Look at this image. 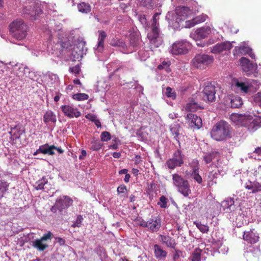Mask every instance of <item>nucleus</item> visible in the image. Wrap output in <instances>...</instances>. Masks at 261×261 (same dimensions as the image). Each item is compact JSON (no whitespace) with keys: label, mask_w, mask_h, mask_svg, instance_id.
<instances>
[{"label":"nucleus","mask_w":261,"mask_h":261,"mask_svg":"<svg viewBox=\"0 0 261 261\" xmlns=\"http://www.w3.org/2000/svg\"><path fill=\"white\" fill-rule=\"evenodd\" d=\"M160 13H155L152 17L150 30L147 34V38L149 40V46L152 50L153 49L159 47L163 42L162 37L160 35L159 29L158 17Z\"/></svg>","instance_id":"obj_1"},{"label":"nucleus","mask_w":261,"mask_h":261,"mask_svg":"<svg viewBox=\"0 0 261 261\" xmlns=\"http://www.w3.org/2000/svg\"><path fill=\"white\" fill-rule=\"evenodd\" d=\"M211 135L216 141H223L230 136V125L224 121H220L213 126Z\"/></svg>","instance_id":"obj_2"},{"label":"nucleus","mask_w":261,"mask_h":261,"mask_svg":"<svg viewBox=\"0 0 261 261\" xmlns=\"http://www.w3.org/2000/svg\"><path fill=\"white\" fill-rule=\"evenodd\" d=\"M10 32L14 39L23 40L27 35L28 28L21 20H16L10 24Z\"/></svg>","instance_id":"obj_3"},{"label":"nucleus","mask_w":261,"mask_h":261,"mask_svg":"<svg viewBox=\"0 0 261 261\" xmlns=\"http://www.w3.org/2000/svg\"><path fill=\"white\" fill-rule=\"evenodd\" d=\"M73 200L68 196L61 195L58 197L54 204L50 208V211L54 214H62L72 205Z\"/></svg>","instance_id":"obj_4"},{"label":"nucleus","mask_w":261,"mask_h":261,"mask_svg":"<svg viewBox=\"0 0 261 261\" xmlns=\"http://www.w3.org/2000/svg\"><path fill=\"white\" fill-rule=\"evenodd\" d=\"M192 13L189 8L185 6L177 7L175 13H168L166 15V19L169 23H176L178 24L181 20L185 19Z\"/></svg>","instance_id":"obj_5"},{"label":"nucleus","mask_w":261,"mask_h":261,"mask_svg":"<svg viewBox=\"0 0 261 261\" xmlns=\"http://www.w3.org/2000/svg\"><path fill=\"white\" fill-rule=\"evenodd\" d=\"M173 184L178 191L185 197L188 196L191 193V190L189 181L185 179L181 175L178 174L172 175Z\"/></svg>","instance_id":"obj_6"},{"label":"nucleus","mask_w":261,"mask_h":261,"mask_svg":"<svg viewBox=\"0 0 261 261\" xmlns=\"http://www.w3.org/2000/svg\"><path fill=\"white\" fill-rule=\"evenodd\" d=\"M22 13L30 15L32 19H36V16L42 13L41 4L34 0L29 1L24 4Z\"/></svg>","instance_id":"obj_7"},{"label":"nucleus","mask_w":261,"mask_h":261,"mask_svg":"<svg viewBox=\"0 0 261 261\" xmlns=\"http://www.w3.org/2000/svg\"><path fill=\"white\" fill-rule=\"evenodd\" d=\"M214 61L212 56L206 54H198L192 60V63L194 67L197 68H205Z\"/></svg>","instance_id":"obj_8"},{"label":"nucleus","mask_w":261,"mask_h":261,"mask_svg":"<svg viewBox=\"0 0 261 261\" xmlns=\"http://www.w3.org/2000/svg\"><path fill=\"white\" fill-rule=\"evenodd\" d=\"M24 133V128L20 125H16L11 127L9 134L11 136L10 141L12 143L17 147H20L22 145L20 137Z\"/></svg>","instance_id":"obj_9"},{"label":"nucleus","mask_w":261,"mask_h":261,"mask_svg":"<svg viewBox=\"0 0 261 261\" xmlns=\"http://www.w3.org/2000/svg\"><path fill=\"white\" fill-rule=\"evenodd\" d=\"M184 156L181 151L179 149L177 150L173 153L172 157L166 162L168 168L173 169L176 167L181 166L184 163Z\"/></svg>","instance_id":"obj_10"},{"label":"nucleus","mask_w":261,"mask_h":261,"mask_svg":"<svg viewBox=\"0 0 261 261\" xmlns=\"http://www.w3.org/2000/svg\"><path fill=\"white\" fill-rule=\"evenodd\" d=\"M202 98L205 101L213 102L215 99V86L210 82L204 83V87L202 91Z\"/></svg>","instance_id":"obj_11"},{"label":"nucleus","mask_w":261,"mask_h":261,"mask_svg":"<svg viewBox=\"0 0 261 261\" xmlns=\"http://www.w3.org/2000/svg\"><path fill=\"white\" fill-rule=\"evenodd\" d=\"M140 225L147 227L152 232L157 231L161 225V219L158 217H152L147 221L142 220L140 221Z\"/></svg>","instance_id":"obj_12"},{"label":"nucleus","mask_w":261,"mask_h":261,"mask_svg":"<svg viewBox=\"0 0 261 261\" xmlns=\"http://www.w3.org/2000/svg\"><path fill=\"white\" fill-rule=\"evenodd\" d=\"M190 47V44L187 41H178L174 43L170 49V52L175 55L186 54Z\"/></svg>","instance_id":"obj_13"},{"label":"nucleus","mask_w":261,"mask_h":261,"mask_svg":"<svg viewBox=\"0 0 261 261\" xmlns=\"http://www.w3.org/2000/svg\"><path fill=\"white\" fill-rule=\"evenodd\" d=\"M185 118L189 127L193 129H198L202 126V119L195 114L189 113Z\"/></svg>","instance_id":"obj_14"},{"label":"nucleus","mask_w":261,"mask_h":261,"mask_svg":"<svg viewBox=\"0 0 261 261\" xmlns=\"http://www.w3.org/2000/svg\"><path fill=\"white\" fill-rule=\"evenodd\" d=\"M246 124L244 126L251 132H254L261 126V118L259 116L252 117L248 114Z\"/></svg>","instance_id":"obj_15"},{"label":"nucleus","mask_w":261,"mask_h":261,"mask_svg":"<svg viewBox=\"0 0 261 261\" xmlns=\"http://www.w3.org/2000/svg\"><path fill=\"white\" fill-rule=\"evenodd\" d=\"M211 33V28L205 26L197 29L194 32H192L190 34V37L197 41L207 37Z\"/></svg>","instance_id":"obj_16"},{"label":"nucleus","mask_w":261,"mask_h":261,"mask_svg":"<svg viewBox=\"0 0 261 261\" xmlns=\"http://www.w3.org/2000/svg\"><path fill=\"white\" fill-rule=\"evenodd\" d=\"M252 86L250 81L242 82L238 79L232 82V88L237 92L247 93L248 88Z\"/></svg>","instance_id":"obj_17"},{"label":"nucleus","mask_w":261,"mask_h":261,"mask_svg":"<svg viewBox=\"0 0 261 261\" xmlns=\"http://www.w3.org/2000/svg\"><path fill=\"white\" fill-rule=\"evenodd\" d=\"M61 109L64 115L69 118H78L81 115V113L72 105H63Z\"/></svg>","instance_id":"obj_18"},{"label":"nucleus","mask_w":261,"mask_h":261,"mask_svg":"<svg viewBox=\"0 0 261 261\" xmlns=\"http://www.w3.org/2000/svg\"><path fill=\"white\" fill-rule=\"evenodd\" d=\"M221 207L226 213L233 212L237 208L236 205L234 204L233 198H227L222 201Z\"/></svg>","instance_id":"obj_19"},{"label":"nucleus","mask_w":261,"mask_h":261,"mask_svg":"<svg viewBox=\"0 0 261 261\" xmlns=\"http://www.w3.org/2000/svg\"><path fill=\"white\" fill-rule=\"evenodd\" d=\"M225 105L232 108H239L243 105L242 98L238 96L229 95L225 98Z\"/></svg>","instance_id":"obj_20"},{"label":"nucleus","mask_w":261,"mask_h":261,"mask_svg":"<svg viewBox=\"0 0 261 261\" xmlns=\"http://www.w3.org/2000/svg\"><path fill=\"white\" fill-rule=\"evenodd\" d=\"M33 187L37 190H43L45 192H48L53 188L52 185L48 182L45 176H43L40 179L37 181Z\"/></svg>","instance_id":"obj_21"},{"label":"nucleus","mask_w":261,"mask_h":261,"mask_svg":"<svg viewBox=\"0 0 261 261\" xmlns=\"http://www.w3.org/2000/svg\"><path fill=\"white\" fill-rule=\"evenodd\" d=\"M240 62L242 70L248 75L252 73L254 70L256 68V65H254L253 63L250 62L249 59L245 57H242L240 60Z\"/></svg>","instance_id":"obj_22"},{"label":"nucleus","mask_w":261,"mask_h":261,"mask_svg":"<svg viewBox=\"0 0 261 261\" xmlns=\"http://www.w3.org/2000/svg\"><path fill=\"white\" fill-rule=\"evenodd\" d=\"M248 115V114L232 113L230 116V119L236 125L244 126V125L246 124V122Z\"/></svg>","instance_id":"obj_23"},{"label":"nucleus","mask_w":261,"mask_h":261,"mask_svg":"<svg viewBox=\"0 0 261 261\" xmlns=\"http://www.w3.org/2000/svg\"><path fill=\"white\" fill-rule=\"evenodd\" d=\"M232 47L231 43L224 42L217 43L211 48V52L213 54H217L224 50H230Z\"/></svg>","instance_id":"obj_24"},{"label":"nucleus","mask_w":261,"mask_h":261,"mask_svg":"<svg viewBox=\"0 0 261 261\" xmlns=\"http://www.w3.org/2000/svg\"><path fill=\"white\" fill-rule=\"evenodd\" d=\"M207 18V16L204 14L197 16L192 20L186 21L185 22V27L188 28H192L196 24L205 21Z\"/></svg>","instance_id":"obj_25"},{"label":"nucleus","mask_w":261,"mask_h":261,"mask_svg":"<svg viewBox=\"0 0 261 261\" xmlns=\"http://www.w3.org/2000/svg\"><path fill=\"white\" fill-rule=\"evenodd\" d=\"M205 252L199 248H196L191 255V261H200L205 260L206 256L204 255Z\"/></svg>","instance_id":"obj_26"},{"label":"nucleus","mask_w":261,"mask_h":261,"mask_svg":"<svg viewBox=\"0 0 261 261\" xmlns=\"http://www.w3.org/2000/svg\"><path fill=\"white\" fill-rule=\"evenodd\" d=\"M160 241L167 247L175 249L176 243L173 238L168 235H160Z\"/></svg>","instance_id":"obj_27"},{"label":"nucleus","mask_w":261,"mask_h":261,"mask_svg":"<svg viewBox=\"0 0 261 261\" xmlns=\"http://www.w3.org/2000/svg\"><path fill=\"white\" fill-rule=\"evenodd\" d=\"M98 33L99 35L98 38L96 50L98 52L100 53L103 50L104 41L107 37V34L104 31L102 30L98 31Z\"/></svg>","instance_id":"obj_28"},{"label":"nucleus","mask_w":261,"mask_h":261,"mask_svg":"<svg viewBox=\"0 0 261 261\" xmlns=\"http://www.w3.org/2000/svg\"><path fill=\"white\" fill-rule=\"evenodd\" d=\"M245 188L251 190L252 193H257L261 191V184L256 181H249L246 183Z\"/></svg>","instance_id":"obj_29"},{"label":"nucleus","mask_w":261,"mask_h":261,"mask_svg":"<svg viewBox=\"0 0 261 261\" xmlns=\"http://www.w3.org/2000/svg\"><path fill=\"white\" fill-rule=\"evenodd\" d=\"M243 239L250 244H254L258 241V237L252 231L244 232Z\"/></svg>","instance_id":"obj_30"},{"label":"nucleus","mask_w":261,"mask_h":261,"mask_svg":"<svg viewBox=\"0 0 261 261\" xmlns=\"http://www.w3.org/2000/svg\"><path fill=\"white\" fill-rule=\"evenodd\" d=\"M43 121L45 123H55L57 121L56 114L51 110L47 111L43 116Z\"/></svg>","instance_id":"obj_31"},{"label":"nucleus","mask_w":261,"mask_h":261,"mask_svg":"<svg viewBox=\"0 0 261 261\" xmlns=\"http://www.w3.org/2000/svg\"><path fill=\"white\" fill-rule=\"evenodd\" d=\"M235 50L241 54H248L252 59H255V56L251 48L248 46H241L235 47Z\"/></svg>","instance_id":"obj_32"},{"label":"nucleus","mask_w":261,"mask_h":261,"mask_svg":"<svg viewBox=\"0 0 261 261\" xmlns=\"http://www.w3.org/2000/svg\"><path fill=\"white\" fill-rule=\"evenodd\" d=\"M153 249L154 255L156 258L162 259L167 256V252L164 250L161 246L155 244L153 246Z\"/></svg>","instance_id":"obj_33"},{"label":"nucleus","mask_w":261,"mask_h":261,"mask_svg":"<svg viewBox=\"0 0 261 261\" xmlns=\"http://www.w3.org/2000/svg\"><path fill=\"white\" fill-rule=\"evenodd\" d=\"M220 172L217 168H215L212 171L209 172L208 175V183L210 186L216 184V179L219 175Z\"/></svg>","instance_id":"obj_34"},{"label":"nucleus","mask_w":261,"mask_h":261,"mask_svg":"<svg viewBox=\"0 0 261 261\" xmlns=\"http://www.w3.org/2000/svg\"><path fill=\"white\" fill-rule=\"evenodd\" d=\"M32 245L39 251H44L48 247V245L40 239L33 241Z\"/></svg>","instance_id":"obj_35"},{"label":"nucleus","mask_w":261,"mask_h":261,"mask_svg":"<svg viewBox=\"0 0 261 261\" xmlns=\"http://www.w3.org/2000/svg\"><path fill=\"white\" fill-rule=\"evenodd\" d=\"M54 148H56V146L55 145L49 146L48 144H45L40 146L39 150L41 151V152L43 154L53 155L55 154V152L54 151Z\"/></svg>","instance_id":"obj_36"},{"label":"nucleus","mask_w":261,"mask_h":261,"mask_svg":"<svg viewBox=\"0 0 261 261\" xmlns=\"http://www.w3.org/2000/svg\"><path fill=\"white\" fill-rule=\"evenodd\" d=\"M179 125L176 123L170 126V130L174 138L179 143Z\"/></svg>","instance_id":"obj_37"},{"label":"nucleus","mask_w":261,"mask_h":261,"mask_svg":"<svg viewBox=\"0 0 261 261\" xmlns=\"http://www.w3.org/2000/svg\"><path fill=\"white\" fill-rule=\"evenodd\" d=\"M200 107L194 100L188 102L185 106V109L188 112H195L197 111Z\"/></svg>","instance_id":"obj_38"},{"label":"nucleus","mask_w":261,"mask_h":261,"mask_svg":"<svg viewBox=\"0 0 261 261\" xmlns=\"http://www.w3.org/2000/svg\"><path fill=\"white\" fill-rule=\"evenodd\" d=\"M90 148L92 150H99L102 146V144L98 139H92L90 142Z\"/></svg>","instance_id":"obj_39"},{"label":"nucleus","mask_w":261,"mask_h":261,"mask_svg":"<svg viewBox=\"0 0 261 261\" xmlns=\"http://www.w3.org/2000/svg\"><path fill=\"white\" fill-rule=\"evenodd\" d=\"M77 7L79 11L83 13H88L91 11V6L90 5L85 2L79 4Z\"/></svg>","instance_id":"obj_40"},{"label":"nucleus","mask_w":261,"mask_h":261,"mask_svg":"<svg viewBox=\"0 0 261 261\" xmlns=\"http://www.w3.org/2000/svg\"><path fill=\"white\" fill-rule=\"evenodd\" d=\"M220 155L218 151H212V152L206 154L204 156L203 159L206 164L210 163L213 160L217 158Z\"/></svg>","instance_id":"obj_41"},{"label":"nucleus","mask_w":261,"mask_h":261,"mask_svg":"<svg viewBox=\"0 0 261 261\" xmlns=\"http://www.w3.org/2000/svg\"><path fill=\"white\" fill-rule=\"evenodd\" d=\"M261 255L260 249L258 248H251L246 253V255L249 257L259 258Z\"/></svg>","instance_id":"obj_42"},{"label":"nucleus","mask_w":261,"mask_h":261,"mask_svg":"<svg viewBox=\"0 0 261 261\" xmlns=\"http://www.w3.org/2000/svg\"><path fill=\"white\" fill-rule=\"evenodd\" d=\"M189 175L198 184H200L202 182V178L199 174V171L189 172Z\"/></svg>","instance_id":"obj_43"},{"label":"nucleus","mask_w":261,"mask_h":261,"mask_svg":"<svg viewBox=\"0 0 261 261\" xmlns=\"http://www.w3.org/2000/svg\"><path fill=\"white\" fill-rule=\"evenodd\" d=\"M138 3L141 6L148 9H152L153 4L152 0H137Z\"/></svg>","instance_id":"obj_44"},{"label":"nucleus","mask_w":261,"mask_h":261,"mask_svg":"<svg viewBox=\"0 0 261 261\" xmlns=\"http://www.w3.org/2000/svg\"><path fill=\"white\" fill-rule=\"evenodd\" d=\"M194 224L202 233H207L209 230V227L207 225L202 224L200 222H194Z\"/></svg>","instance_id":"obj_45"},{"label":"nucleus","mask_w":261,"mask_h":261,"mask_svg":"<svg viewBox=\"0 0 261 261\" xmlns=\"http://www.w3.org/2000/svg\"><path fill=\"white\" fill-rule=\"evenodd\" d=\"M89 96L85 93H77L73 95V98L79 101L87 100Z\"/></svg>","instance_id":"obj_46"},{"label":"nucleus","mask_w":261,"mask_h":261,"mask_svg":"<svg viewBox=\"0 0 261 261\" xmlns=\"http://www.w3.org/2000/svg\"><path fill=\"white\" fill-rule=\"evenodd\" d=\"M171 63L170 61H163L160 64H159L158 66V68L159 70L164 69L166 71H168L169 66H170Z\"/></svg>","instance_id":"obj_47"},{"label":"nucleus","mask_w":261,"mask_h":261,"mask_svg":"<svg viewBox=\"0 0 261 261\" xmlns=\"http://www.w3.org/2000/svg\"><path fill=\"white\" fill-rule=\"evenodd\" d=\"M165 95L167 97L171 98L172 99H175L176 98V93L174 91H173L172 89L169 87H168L166 89Z\"/></svg>","instance_id":"obj_48"},{"label":"nucleus","mask_w":261,"mask_h":261,"mask_svg":"<svg viewBox=\"0 0 261 261\" xmlns=\"http://www.w3.org/2000/svg\"><path fill=\"white\" fill-rule=\"evenodd\" d=\"M168 199L164 196H162L160 198L159 201L158 202V205L162 208H166L167 207Z\"/></svg>","instance_id":"obj_49"},{"label":"nucleus","mask_w":261,"mask_h":261,"mask_svg":"<svg viewBox=\"0 0 261 261\" xmlns=\"http://www.w3.org/2000/svg\"><path fill=\"white\" fill-rule=\"evenodd\" d=\"M183 256V253L182 251L175 249V251L173 255V260L179 261L181 257H182Z\"/></svg>","instance_id":"obj_50"},{"label":"nucleus","mask_w":261,"mask_h":261,"mask_svg":"<svg viewBox=\"0 0 261 261\" xmlns=\"http://www.w3.org/2000/svg\"><path fill=\"white\" fill-rule=\"evenodd\" d=\"M83 220V217L81 215H78L77 216L76 220L73 222V224L71 225L72 227H80L81 226Z\"/></svg>","instance_id":"obj_51"},{"label":"nucleus","mask_w":261,"mask_h":261,"mask_svg":"<svg viewBox=\"0 0 261 261\" xmlns=\"http://www.w3.org/2000/svg\"><path fill=\"white\" fill-rule=\"evenodd\" d=\"M101 140L107 142L111 139V135L108 132H103L100 135Z\"/></svg>","instance_id":"obj_52"},{"label":"nucleus","mask_w":261,"mask_h":261,"mask_svg":"<svg viewBox=\"0 0 261 261\" xmlns=\"http://www.w3.org/2000/svg\"><path fill=\"white\" fill-rule=\"evenodd\" d=\"M8 184L5 181H0V193H3L7 191L8 189Z\"/></svg>","instance_id":"obj_53"},{"label":"nucleus","mask_w":261,"mask_h":261,"mask_svg":"<svg viewBox=\"0 0 261 261\" xmlns=\"http://www.w3.org/2000/svg\"><path fill=\"white\" fill-rule=\"evenodd\" d=\"M253 100L256 105L261 107V92L257 93L254 97Z\"/></svg>","instance_id":"obj_54"},{"label":"nucleus","mask_w":261,"mask_h":261,"mask_svg":"<svg viewBox=\"0 0 261 261\" xmlns=\"http://www.w3.org/2000/svg\"><path fill=\"white\" fill-rule=\"evenodd\" d=\"M52 233L50 231H48L47 233H45L40 239L44 242H46V241L51 239Z\"/></svg>","instance_id":"obj_55"},{"label":"nucleus","mask_w":261,"mask_h":261,"mask_svg":"<svg viewBox=\"0 0 261 261\" xmlns=\"http://www.w3.org/2000/svg\"><path fill=\"white\" fill-rule=\"evenodd\" d=\"M70 72L75 74H79L80 71V67L79 65H75L69 68Z\"/></svg>","instance_id":"obj_56"},{"label":"nucleus","mask_w":261,"mask_h":261,"mask_svg":"<svg viewBox=\"0 0 261 261\" xmlns=\"http://www.w3.org/2000/svg\"><path fill=\"white\" fill-rule=\"evenodd\" d=\"M24 71L25 74H27V73H29L28 75H27V76L30 79H32V80L34 79V76L35 75L34 73L32 71H30V69L28 67H25L24 68Z\"/></svg>","instance_id":"obj_57"},{"label":"nucleus","mask_w":261,"mask_h":261,"mask_svg":"<svg viewBox=\"0 0 261 261\" xmlns=\"http://www.w3.org/2000/svg\"><path fill=\"white\" fill-rule=\"evenodd\" d=\"M126 187L124 185H120L117 189L118 193H125L126 192Z\"/></svg>","instance_id":"obj_58"},{"label":"nucleus","mask_w":261,"mask_h":261,"mask_svg":"<svg viewBox=\"0 0 261 261\" xmlns=\"http://www.w3.org/2000/svg\"><path fill=\"white\" fill-rule=\"evenodd\" d=\"M86 117L93 122L97 119V117L93 114H88L86 115Z\"/></svg>","instance_id":"obj_59"},{"label":"nucleus","mask_w":261,"mask_h":261,"mask_svg":"<svg viewBox=\"0 0 261 261\" xmlns=\"http://www.w3.org/2000/svg\"><path fill=\"white\" fill-rule=\"evenodd\" d=\"M190 166H196L197 167H199L198 161L197 160H193L190 163Z\"/></svg>","instance_id":"obj_60"},{"label":"nucleus","mask_w":261,"mask_h":261,"mask_svg":"<svg viewBox=\"0 0 261 261\" xmlns=\"http://www.w3.org/2000/svg\"><path fill=\"white\" fill-rule=\"evenodd\" d=\"M139 38L138 37V38H135L134 41L131 40L130 42V44L134 47H136L138 46V44L139 43Z\"/></svg>","instance_id":"obj_61"},{"label":"nucleus","mask_w":261,"mask_h":261,"mask_svg":"<svg viewBox=\"0 0 261 261\" xmlns=\"http://www.w3.org/2000/svg\"><path fill=\"white\" fill-rule=\"evenodd\" d=\"M55 239H56L57 242H58L60 245H63L65 244V241L63 239H62L61 238L58 237V238H56Z\"/></svg>","instance_id":"obj_62"},{"label":"nucleus","mask_w":261,"mask_h":261,"mask_svg":"<svg viewBox=\"0 0 261 261\" xmlns=\"http://www.w3.org/2000/svg\"><path fill=\"white\" fill-rule=\"evenodd\" d=\"M138 18H139V20L140 22L141 23V24H146V18L144 16H139Z\"/></svg>","instance_id":"obj_63"},{"label":"nucleus","mask_w":261,"mask_h":261,"mask_svg":"<svg viewBox=\"0 0 261 261\" xmlns=\"http://www.w3.org/2000/svg\"><path fill=\"white\" fill-rule=\"evenodd\" d=\"M254 153H255L258 155H261V146L256 148L254 151Z\"/></svg>","instance_id":"obj_64"}]
</instances>
